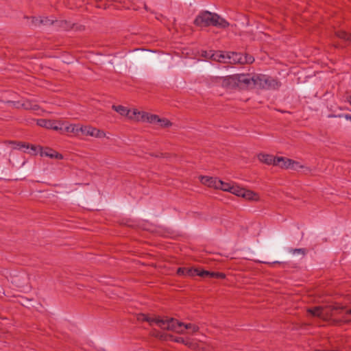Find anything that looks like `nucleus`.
<instances>
[{
  "label": "nucleus",
  "instance_id": "f257e3e1",
  "mask_svg": "<svg viewBox=\"0 0 351 351\" xmlns=\"http://www.w3.org/2000/svg\"><path fill=\"white\" fill-rule=\"evenodd\" d=\"M138 320L147 322L150 326L157 325L162 330L173 331L179 334H185V324L174 318L161 319L159 317H150L146 314H140Z\"/></svg>",
  "mask_w": 351,
  "mask_h": 351
},
{
  "label": "nucleus",
  "instance_id": "f03ea898",
  "mask_svg": "<svg viewBox=\"0 0 351 351\" xmlns=\"http://www.w3.org/2000/svg\"><path fill=\"white\" fill-rule=\"evenodd\" d=\"M194 24L197 26L208 27L213 25L223 28L229 25V23L225 19L221 18L218 14L208 11L200 12L195 18Z\"/></svg>",
  "mask_w": 351,
  "mask_h": 351
},
{
  "label": "nucleus",
  "instance_id": "7ed1b4c3",
  "mask_svg": "<svg viewBox=\"0 0 351 351\" xmlns=\"http://www.w3.org/2000/svg\"><path fill=\"white\" fill-rule=\"evenodd\" d=\"M136 114L141 115V117H138L136 118L137 121H143L149 123L157 124L161 128H169L172 125L171 122L169 119L165 118L160 119L156 114H152L145 112H140L138 110H135L134 111V114Z\"/></svg>",
  "mask_w": 351,
  "mask_h": 351
},
{
  "label": "nucleus",
  "instance_id": "20e7f679",
  "mask_svg": "<svg viewBox=\"0 0 351 351\" xmlns=\"http://www.w3.org/2000/svg\"><path fill=\"white\" fill-rule=\"evenodd\" d=\"M274 166H278L282 169H291L294 170L303 167L298 162L282 156L276 157Z\"/></svg>",
  "mask_w": 351,
  "mask_h": 351
},
{
  "label": "nucleus",
  "instance_id": "39448f33",
  "mask_svg": "<svg viewBox=\"0 0 351 351\" xmlns=\"http://www.w3.org/2000/svg\"><path fill=\"white\" fill-rule=\"evenodd\" d=\"M214 82L220 84L225 88L234 89L237 88V74L225 77L217 76L215 77Z\"/></svg>",
  "mask_w": 351,
  "mask_h": 351
},
{
  "label": "nucleus",
  "instance_id": "423d86ee",
  "mask_svg": "<svg viewBox=\"0 0 351 351\" xmlns=\"http://www.w3.org/2000/svg\"><path fill=\"white\" fill-rule=\"evenodd\" d=\"M253 88V78L250 74H237V88Z\"/></svg>",
  "mask_w": 351,
  "mask_h": 351
},
{
  "label": "nucleus",
  "instance_id": "0eeeda50",
  "mask_svg": "<svg viewBox=\"0 0 351 351\" xmlns=\"http://www.w3.org/2000/svg\"><path fill=\"white\" fill-rule=\"evenodd\" d=\"M344 307L339 304H331L328 306H322V310L323 313H325L322 315V319H328L330 317L338 313L340 311H342Z\"/></svg>",
  "mask_w": 351,
  "mask_h": 351
},
{
  "label": "nucleus",
  "instance_id": "6e6552de",
  "mask_svg": "<svg viewBox=\"0 0 351 351\" xmlns=\"http://www.w3.org/2000/svg\"><path fill=\"white\" fill-rule=\"evenodd\" d=\"M37 124L40 127L52 129L56 131H62L63 130L60 123L52 120L40 119L37 121Z\"/></svg>",
  "mask_w": 351,
  "mask_h": 351
},
{
  "label": "nucleus",
  "instance_id": "1a4fd4ad",
  "mask_svg": "<svg viewBox=\"0 0 351 351\" xmlns=\"http://www.w3.org/2000/svg\"><path fill=\"white\" fill-rule=\"evenodd\" d=\"M112 109L114 110L116 112L119 113L122 116H125L128 117L130 119H135L136 121V118L141 117V115L138 114H134V111L136 109H133L132 110H128L126 107H124L123 106H115L113 105L112 106Z\"/></svg>",
  "mask_w": 351,
  "mask_h": 351
},
{
  "label": "nucleus",
  "instance_id": "9d476101",
  "mask_svg": "<svg viewBox=\"0 0 351 351\" xmlns=\"http://www.w3.org/2000/svg\"><path fill=\"white\" fill-rule=\"evenodd\" d=\"M82 134L86 136H93L99 138L106 136V133L103 130H99L91 126H83Z\"/></svg>",
  "mask_w": 351,
  "mask_h": 351
},
{
  "label": "nucleus",
  "instance_id": "9b49d317",
  "mask_svg": "<svg viewBox=\"0 0 351 351\" xmlns=\"http://www.w3.org/2000/svg\"><path fill=\"white\" fill-rule=\"evenodd\" d=\"M243 55L241 53L227 52V63L243 64Z\"/></svg>",
  "mask_w": 351,
  "mask_h": 351
},
{
  "label": "nucleus",
  "instance_id": "f8f14e48",
  "mask_svg": "<svg viewBox=\"0 0 351 351\" xmlns=\"http://www.w3.org/2000/svg\"><path fill=\"white\" fill-rule=\"evenodd\" d=\"M253 78V87L257 86L261 88L267 87V76L265 75H256L252 77Z\"/></svg>",
  "mask_w": 351,
  "mask_h": 351
},
{
  "label": "nucleus",
  "instance_id": "ddd939ff",
  "mask_svg": "<svg viewBox=\"0 0 351 351\" xmlns=\"http://www.w3.org/2000/svg\"><path fill=\"white\" fill-rule=\"evenodd\" d=\"M201 182L208 186V187L214 188L215 189H217L218 183L217 182L219 180L217 178L210 177V176H200L199 177Z\"/></svg>",
  "mask_w": 351,
  "mask_h": 351
},
{
  "label": "nucleus",
  "instance_id": "4468645a",
  "mask_svg": "<svg viewBox=\"0 0 351 351\" xmlns=\"http://www.w3.org/2000/svg\"><path fill=\"white\" fill-rule=\"evenodd\" d=\"M40 155L42 156H47L50 158H56L59 160L63 158V156L61 154H59L50 148H45V149H42L40 152Z\"/></svg>",
  "mask_w": 351,
  "mask_h": 351
},
{
  "label": "nucleus",
  "instance_id": "2eb2a0df",
  "mask_svg": "<svg viewBox=\"0 0 351 351\" xmlns=\"http://www.w3.org/2000/svg\"><path fill=\"white\" fill-rule=\"evenodd\" d=\"M257 157L259 161L263 163L268 165H275L276 157H274L272 155L261 153L259 154Z\"/></svg>",
  "mask_w": 351,
  "mask_h": 351
},
{
  "label": "nucleus",
  "instance_id": "dca6fc26",
  "mask_svg": "<svg viewBox=\"0 0 351 351\" xmlns=\"http://www.w3.org/2000/svg\"><path fill=\"white\" fill-rule=\"evenodd\" d=\"M169 340L171 341L184 344V345L187 346L189 348H195V343H193L191 341H190V339H185L183 337H175L173 335H169Z\"/></svg>",
  "mask_w": 351,
  "mask_h": 351
},
{
  "label": "nucleus",
  "instance_id": "f3484780",
  "mask_svg": "<svg viewBox=\"0 0 351 351\" xmlns=\"http://www.w3.org/2000/svg\"><path fill=\"white\" fill-rule=\"evenodd\" d=\"M227 52L223 51H217L215 53H212L210 56V58L213 60L227 63Z\"/></svg>",
  "mask_w": 351,
  "mask_h": 351
},
{
  "label": "nucleus",
  "instance_id": "a211bd4d",
  "mask_svg": "<svg viewBox=\"0 0 351 351\" xmlns=\"http://www.w3.org/2000/svg\"><path fill=\"white\" fill-rule=\"evenodd\" d=\"M241 197L247 200L257 201L259 199V196L256 193L245 189H243Z\"/></svg>",
  "mask_w": 351,
  "mask_h": 351
},
{
  "label": "nucleus",
  "instance_id": "6ab92c4d",
  "mask_svg": "<svg viewBox=\"0 0 351 351\" xmlns=\"http://www.w3.org/2000/svg\"><path fill=\"white\" fill-rule=\"evenodd\" d=\"M83 125L70 124L64 128V131L68 133L77 134L79 132H82Z\"/></svg>",
  "mask_w": 351,
  "mask_h": 351
},
{
  "label": "nucleus",
  "instance_id": "aec40b11",
  "mask_svg": "<svg viewBox=\"0 0 351 351\" xmlns=\"http://www.w3.org/2000/svg\"><path fill=\"white\" fill-rule=\"evenodd\" d=\"M322 311V306H318L313 308H308L307 313L311 314L313 317L322 318V315L325 313H323V311Z\"/></svg>",
  "mask_w": 351,
  "mask_h": 351
},
{
  "label": "nucleus",
  "instance_id": "412c9836",
  "mask_svg": "<svg viewBox=\"0 0 351 351\" xmlns=\"http://www.w3.org/2000/svg\"><path fill=\"white\" fill-rule=\"evenodd\" d=\"M267 86L265 89H276L280 86V83L276 80L267 76Z\"/></svg>",
  "mask_w": 351,
  "mask_h": 351
},
{
  "label": "nucleus",
  "instance_id": "4be33fe9",
  "mask_svg": "<svg viewBox=\"0 0 351 351\" xmlns=\"http://www.w3.org/2000/svg\"><path fill=\"white\" fill-rule=\"evenodd\" d=\"M217 183H218V186H217V189H221L223 191L230 192V189L232 186V184H231L230 182H224L221 181V180H219V181L217 182Z\"/></svg>",
  "mask_w": 351,
  "mask_h": 351
},
{
  "label": "nucleus",
  "instance_id": "5701e85b",
  "mask_svg": "<svg viewBox=\"0 0 351 351\" xmlns=\"http://www.w3.org/2000/svg\"><path fill=\"white\" fill-rule=\"evenodd\" d=\"M244 188H241L236 184H232L230 193L238 196L241 197Z\"/></svg>",
  "mask_w": 351,
  "mask_h": 351
},
{
  "label": "nucleus",
  "instance_id": "b1692460",
  "mask_svg": "<svg viewBox=\"0 0 351 351\" xmlns=\"http://www.w3.org/2000/svg\"><path fill=\"white\" fill-rule=\"evenodd\" d=\"M33 22L35 23V25H51L53 23V21L49 19L47 17L40 18V19H35Z\"/></svg>",
  "mask_w": 351,
  "mask_h": 351
},
{
  "label": "nucleus",
  "instance_id": "393cba45",
  "mask_svg": "<svg viewBox=\"0 0 351 351\" xmlns=\"http://www.w3.org/2000/svg\"><path fill=\"white\" fill-rule=\"evenodd\" d=\"M289 252L293 254H298L302 255V256H304L306 254V250L304 248H290Z\"/></svg>",
  "mask_w": 351,
  "mask_h": 351
},
{
  "label": "nucleus",
  "instance_id": "a878e982",
  "mask_svg": "<svg viewBox=\"0 0 351 351\" xmlns=\"http://www.w3.org/2000/svg\"><path fill=\"white\" fill-rule=\"evenodd\" d=\"M337 36L341 39H344L346 40H351V34L344 32V31H339L336 33Z\"/></svg>",
  "mask_w": 351,
  "mask_h": 351
},
{
  "label": "nucleus",
  "instance_id": "bb28decb",
  "mask_svg": "<svg viewBox=\"0 0 351 351\" xmlns=\"http://www.w3.org/2000/svg\"><path fill=\"white\" fill-rule=\"evenodd\" d=\"M185 329L190 330L192 333H195L199 330V328L198 326H197L195 324L189 323V324H185Z\"/></svg>",
  "mask_w": 351,
  "mask_h": 351
},
{
  "label": "nucleus",
  "instance_id": "cd10ccee",
  "mask_svg": "<svg viewBox=\"0 0 351 351\" xmlns=\"http://www.w3.org/2000/svg\"><path fill=\"white\" fill-rule=\"evenodd\" d=\"M254 61V57L250 55H243V64H251Z\"/></svg>",
  "mask_w": 351,
  "mask_h": 351
},
{
  "label": "nucleus",
  "instance_id": "c85d7f7f",
  "mask_svg": "<svg viewBox=\"0 0 351 351\" xmlns=\"http://www.w3.org/2000/svg\"><path fill=\"white\" fill-rule=\"evenodd\" d=\"M10 143L14 145V149H21V148H23V147H25V148H29V144L26 145L25 143H16V142H10Z\"/></svg>",
  "mask_w": 351,
  "mask_h": 351
},
{
  "label": "nucleus",
  "instance_id": "c756f323",
  "mask_svg": "<svg viewBox=\"0 0 351 351\" xmlns=\"http://www.w3.org/2000/svg\"><path fill=\"white\" fill-rule=\"evenodd\" d=\"M225 274L221 272L210 271V278H224Z\"/></svg>",
  "mask_w": 351,
  "mask_h": 351
},
{
  "label": "nucleus",
  "instance_id": "7c9ffc66",
  "mask_svg": "<svg viewBox=\"0 0 351 351\" xmlns=\"http://www.w3.org/2000/svg\"><path fill=\"white\" fill-rule=\"evenodd\" d=\"M198 272V269H193V268H186V276H194L197 275V273Z\"/></svg>",
  "mask_w": 351,
  "mask_h": 351
},
{
  "label": "nucleus",
  "instance_id": "2f4dec72",
  "mask_svg": "<svg viewBox=\"0 0 351 351\" xmlns=\"http://www.w3.org/2000/svg\"><path fill=\"white\" fill-rule=\"evenodd\" d=\"M210 271L206 270H199L197 273V276L203 277V278H210Z\"/></svg>",
  "mask_w": 351,
  "mask_h": 351
},
{
  "label": "nucleus",
  "instance_id": "473e14b6",
  "mask_svg": "<svg viewBox=\"0 0 351 351\" xmlns=\"http://www.w3.org/2000/svg\"><path fill=\"white\" fill-rule=\"evenodd\" d=\"M23 106L26 109H32L34 110H36L38 108V106L36 104L31 105L30 104L27 103L24 104Z\"/></svg>",
  "mask_w": 351,
  "mask_h": 351
},
{
  "label": "nucleus",
  "instance_id": "72a5a7b5",
  "mask_svg": "<svg viewBox=\"0 0 351 351\" xmlns=\"http://www.w3.org/2000/svg\"><path fill=\"white\" fill-rule=\"evenodd\" d=\"M186 268L185 267H179L177 270V274L179 276H186Z\"/></svg>",
  "mask_w": 351,
  "mask_h": 351
},
{
  "label": "nucleus",
  "instance_id": "f704fd0d",
  "mask_svg": "<svg viewBox=\"0 0 351 351\" xmlns=\"http://www.w3.org/2000/svg\"><path fill=\"white\" fill-rule=\"evenodd\" d=\"M343 318L345 322H351V310L347 311Z\"/></svg>",
  "mask_w": 351,
  "mask_h": 351
},
{
  "label": "nucleus",
  "instance_id": "c9c22d12",
  "mask_svg": "<svg viewBox=\"0 0 351 351\" xmlns=\"http://www.w3.org/2000/svg\"><path fill=\"white\" fill-rule=\"evenodd\" d=\"M170 335L165 334V333H160L157 335V337H158L160 339L162 340H169V336Z\"/></svg>",
  "mask_w": 351,
  "mask_h": 351
},
{
  "label": "nucleus",
  "instance_id": "e433bc0d",
  "mask_svg": "<svg viewBox=\"0 0 351 351\" xmlns=\"http://www.w3.org/2000/svg\"><path fill=\"white\" fill-rule=\"evenodd\" d=\"M212 51H210V52H207L206 51H203L202 53V56L206 58H210V56L212 54Z\"/></svg>",
  "mask_w": 351,
  "mask_h": 351
},
{
  "label": "nucleus",
  "instance_id": "4c0bfd02",
  "mask_svg": "<svg viewBox=\"0 0 351 351\" xmlns=\"http://www.w3.org/2000/svg\"><path fill=\"white\" fill-rule=\"evenodd\" d=\"M343 117H345L346 119L351 121V114H345L343 115Z\"/></svg>",
  "mask_w": 351,
  "mask_h": 351
},
{
  "label": "nucleus",
  "instance_id": "58836bf2",
  "mask_svg": "<svg viewBox=\"0 0 351 351\" xmlns=\"http://www.w3.org/2000/svg\"><path fill=\"white\" fill-rule=\"evenodd\" d=\"M31 149H32V150L34 151V152H36L37 150V147L34 145H31Z\"/></svg>",
  "mask_w": 351,
  "mask_h": 351
},
{
  "label": "nucleus",
  "instance_id": "ea45409f",
  "mask_svg": "<svg viewBox=\"0 0 351 351\" xmlns=\"http://www.w3.org/2000/svg\"><path fill=\"white\" fill-rule=\"evenodd\" d=\"M276 263H280L278 261H274V263H272V264H276Z\"/></svg>",
  "mask_w": 351,
  "mask_h": 351
}]
</instances>
